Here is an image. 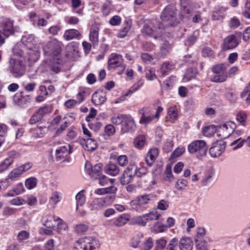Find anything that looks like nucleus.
Returning a JSON list of instances; mask_svg holds the SVG:
<instances>
[{
  "label": "nucleus",
  "mask_w": 250,
  "mask_h": 250,
  "mask_svg": "<svg viewBox=\"0 0 250 250\" xmlns=\"http://www.w3.org/2000/svg\"><path fill=\"white\" fill-rule=\"evenodd\" d=\"M161 19L162 26L164 28L176 26L179 21L177 18V10L175 6L169 5L163 11Z\"/></svg>",
  "instance_id": "1"
},
{
  "label": "nucleus",
  "mask_w": 250,
  "mask_h": 250,
  "mask_svg": "<svg viewBox=\"0 0 250 250\" xmlns=\"http://www.w3.org/2000/svg\"><path fill=\"white\" fill-rule=\"evenodd\" d=\"M7 70L13 77L18 78L24 74L25 66L22 61L10 58L8 62Z\"/></svg>",
  "instance_id": "2"
},
{
  "label": "nucleus",
  "mask_w": 250,
  "mask_h": 250,
  "mask_svg": "<svg viewBox=\"0 0 250 250\" xmlns=\"http://www.w3.org/2000/svg\"><path fill=\"white\" fill-rule=\"evenodd\" d=\"M98 242L92 237H85L78 240L73 250H96Z\"/></svg>",
  "instance_id": "3"
},
{
  "label": "nucleus",
  "mask_w": 250,
  "mask_h": 250,
  "mask_svg": "<svg viewBox=\"0 0 250 250\" xmlns=\"http://www.w3.org/2000/svg\"><path fill=\"white\" fill-rule=\"evenodd\" d=\"M208 146L203 140H197L190 144L188 150L190 153H196L197 157L205 156L207 152Z\"/></svg>",
  "instance_id": "4"
},
{
  "label": "nucleus",
  "mask_w": 250,
  "mask_h": 250,
  "mask_svg": "<svg viewBox=\"0 0 250 250\" xmlns=\"http://www.w3.org/2000/svg\"><path fill=\"white\" fill-rule=\"evenodd\" d=\"M61 42L54 39L47 43L43 47L45 54L48 56H58L62 51Z\"/></svg>",
  "instance_id": "5"
},
{
  "label": "nucleus",
  "mask_w": 250,
  "mask_h": 250,
  "mask_svg": "<svg viewBox=\"0 0 250 250\" xmlns=\"http://www.w3.org/2000/svg\"><path fill=\"white\" fill-rule=\"evenodd\" d=\"M165 29L162 26L161 24L158 23L157 26L153 28L148 25H145L143 29L142 33L144 35L151 36L155 39H158L162 37Z\"/></svg>",
  "instance_id": "6"
},
{
  "label": "nucleus",
  "mask_w": 250,
  "mask_h": 250,
  "mask_svg": "<svg viewBox=\"0 0 250 250\" xmlns=\"http://www.w3.org/2000/svg\"><path fill=\"white\" fill-rule=\"evenodd\" d=\"M236 127V124L232 121L227 122L220 125L218 130V132L219 133L218 135L223 139L227 138L233 132Z\"/></svg>",
  "instance_id": "7"
},
{
  "label": "nucleus",
  "mask_w": 250,
  "mask_h": 250,
  "mask_svg": "<svg viewBox=\"0 0 250 250\" xmlns=\"http://www.w3.org/2000/svg\"><path fill=\"white\" fill-rule=\"evenodd\" d=\"M226 142L222 140L217 141L212 143L209 149V153L212 157H217L221 155L226 147Z\"/></svg>",
  "instance_id": "8"
},
{
  "label": "nucleus",
  "mask_w": 250,
  "mask_h": 250,
  "mask_svg": "<svg viewBox=\"0 0 250 250\" xmlns=\"http://www.w3.org/2000/svg\"><path fill=\"white\" fill-rule=\"evenodd\" d=\"M102 164L99 163L92 167L90 162H86L85 165V168L92 178L97 179L100 177L102 174Z\"/></svg>",
  "instance_id": "9"
},
{
  "label": "nucleus",
  "mask_w": 250,
  "mask_h": 250,
  "mask_svg": "<svg viewBox=\"0 0 250 250\" xmlns=\"http://www.w3.org/2000/svg\"><path fill=\"white\" fill-rule=\"evenodd\" d=\"M139 114L141 115L139 123L141 124H147L150 123L154 118V115L151 113L149 107L145 106L138 111Z\"/></svg>",
  "instance_id": "10"
},
{
  "label": "nucleus",
  "mask_w": 250,
  "mask_h": 250,
  "mask_svg": "<svg viewBox=\"0 0 250 250\" xmlns=\"http://www.w3.org/2000/svg\"><path fill=\"white\" fill-rule=\"evenodd\" d=\"M123 64H124L123 60L121 55L112 53L110 55L108 60V69H114Z\"/></svg>",
  "instance_id": "11"
},
{
  "label": "nucleus",
  "mask_w": 250,
  "mask_h": 250,
  "mask_svg": "<svg viewBox=\"0 0 250 250\" xmlns=\"http://www.w3.org/2000/svg\"><path fill=\"white\" fill-rule=\"evenodd\" d=\"M135 127L136 125L133 118L129 115H126L121 126L122 132L123 133L132 132L135 130Z\"/></svg>",
  "instance_id": "12"
},
{
  "label": "nucleus",
  "mask_w": 250,
  "mask_h": 250,
  "mask_svg": "<svg viewBox=\"0 0 250 250\" xmlns=\"http://www.w3.org/2000/svg\"><path fill=\"white\" fill-rule=\"evenodd\" d=\"M238 44L236 37L233 35L226 37L224 41L223 49L227 50L236 47Z\"/></svg>",
  "instance_id": "13"
},
{
  "label": "nucleus",
  "mask_w": 250,
  "mask_h": 250,
  "mask_svg": "<svg viewBox=\"0 0 250 250\" xmlns=\"http://www.w3.org/2000/svg\"><path fill=\"white\" fill-rule=\"evenodd\" d=\"M105 93L103 91L95 92L92 96V102L96 105H101L106 100Z\"/></svg>",
  "instance_id": "14"
},
{
  "label": "nucleus",
  "mask_w": 250,
  "mask_h": 250,
  "mask_svg": "<svg viewBox=\"0 0 250 250\" xmlns=\"http://www.w3.org/2000/svg\"><path fill=\"white\" fill-rule=\"evenodd\" d=\"M2 28V33L5 37H8L14 32L13 22L9 20H6L3 22Z\"/></svg>",
  "instance_id": "15"
},
{
  "label": "nucleus",
  "mask_w": 250,
  "mask_h": 250,
  "mask_svg": "<svg viewBox=\"0 0 250 250\" xmlns=\"http://www.w3.org/2000/svg\"><path fill=\"white\" fill-rule=\"evenodd\" d=\"M89 39L93 46L97 45L99 42V27L95 24L91 27L89 33Z\"/></svg>",
  "instance_id": "16"
},
{
  "label": "nucleus",
  "mask_w": 250,
  "mask_h": 250,
  "mask_svg": "<svg viewBox=\"0 0 250 250\" xmlns=\"http://www.w3.org/2000/svg\"><path fill=\"white\" fill-rule=\"evenodd\" d=\"M29 96H22V95L15 94L13 97V101L15 104L21 107H24L30 102Z\"/></svg>",
  "instance_id": "17"
},
{
  "label": "nucleus",
  "mask_w": 250,
  "mask_h": 250,
  "mask_svg": "<svg viewBox=\"0 0 250 250\" xmlns=\"http://www.w3.org/2000/svg\"><path fill=\"white\" fill-rule=\"evenodd\" d=\"M158 155V151L156 148L150 149L147 153L145 160L148 166H151L155 161Z\"/></svg>",
  "instance_id": "18"
},
{
  "label": "nucleus",
  "mask_w": 250,
  "mask_h": 250,
  "mask_svg": "<svg viewBox=\"0 0 250 250\" xmlns=\"http://www.w3.org/2000/svg\"><path fill=\"white\" fill-rule=\"evenodd\" d=\"M69 146H62L56 149V155L57 160H61L70 153Z\"/></svg>",
  "instance_id": "19"
},
{
  "label": "nucleus",
  "mask_w": 250,
  "mask_h": 250,
  "mask_svg": "<svg viewBox=\"0 0 250 250\" xmlns=\"http://www.w3.org/2000/svg\"><path fill=\"white\" fill-rule=\"evenodd\" d=\"M179 248L180 250H192L193 249V242L189 238H182L179 242Z\"/></svg>",
  "instance_id": "20"
},
{
  "label": "nucleus",
  "mask_w": 250,
  "mask_h": 250,
  "mask_svg": "<svg viewBox=\"0 0 250 250\" xmlns=\"http://www.w3.org/2000/svg\"><path fill=\"white\" fill-rule=\"evenodd\" d=\"M172 45L168 41H165L162 44L159 54L161 57H164L172 50Z\"/></svg>",
  "instance_id": "21"
},
{
  "label": "nucleus",
  "mask_w": 250,
  "mask_h": 250,
  "mask_svg": "<svg viewBox=\"0 0 250 250\" xmlns=\"http://www.w3.org/2000/svg\"><path fill=\"white\" fill-rule=\"evenodd\" d=\"M105 172L110 175H117L119 172V168L118 166L113 163H109L104 167Z\"/></svg>",
  "instance_id": "22"
},
{
  "label": "nucleus",
  "mask_w": 250,
  "mask_h": 250,
  "mask_svg": "<svg viewBox=\"0 0 250 250\" xmlns=\"http://www.w3.org/2000/svg\"><path fill=\"white\" fill-rule=\"evenodd\" d=\"M106 206L105 201L103 198L95 199L90 204L91 210L101 209Z\"/></svg>",
  "instance_id": "23"
},
{
  "label": "nucleus",
  "mask_w": 250,
  "mask_h": 250,
  "mask_svg": "<svg viewBox=\"0 0 250 250\" xmlns=\"http://www.w3.org/2000/svg\"><path fill=\"white\" fill-rule=\"evenodd\" d=\"M226 10L227 8L224 7H218L213 12L212 19L213 20H220L223 19L225 16Z\"/></svg>",
  "instance_id": "24"
},
{
  "label": "nucleus",
  "mask_w": 250,
  "mask_h": 250,
  "mask_svg": "<svg viewBox=\"0 0 250 250\" xmlns=\"http://www.w3.org/2000/svg\"><path fill=\"white\" fill-rule=\"evenodd\" d=\"M81 36V34L76 29H69L66 30L64 35L63 38L67 41L72 40Z\"/></svg>",
  "instance_id": "25"
},
{
  "label": "nucleus",
  "mask_w": 250,
  "mask_h": 250,
  "mask_svg": "<svg viewBox=\"0 0 250 250\" xmlns=\"http://www.w3.org/2000/svg\"><path fill=\"white\" fill-rule=\"evenodd\" d=\"M244 142L246 143L248 146L250 147V136L248 137L247 140L242 139L241 138H238L232 142L230 146H233L236 145L233 147V150H236L242 147Z\"/></svg>",
  "instance_id": "26"
},
{
  "label": "nucleus",
  "mask_w": 250,
  "mask_h": 250,
  "mask_svg": "<svg viewBox=\"0 0 250 250\" xmlns=\"http://www.w3.org/2000/svg\"><path fill=\"white\" fill-rule=\"evenodd\" d=\"M117 188L114 186H110L107 188H98L95 190L94 193L98 195H103L106 193H115Z\"/></svg>",
  "instance_id": "27"
},
{
  "label": "nucleus",
  "mask_w": 250,
  "mask_h": 250,
  "mask_svg": "<svg viewBox=\"0 0 250 250\" xmlns=\"http://www.w3.org/2000/svg\"><path fill=\"white\" fill-rule=\"evenodd\" d=\"M227 65L224 63H220L213 66L212 67V71L213 73L227 74Z\"/></svg>",
  "instance_id": "28"
},
{
  "label": "nucleus",
  "mask_w": 250,
  "mask_h": 250,
  "mask_svg": "<svg viewBox=\"0 0 250 250\" xmlns=\"http://www.w3.org/2000/svg\"><path fill=\"white\" fill-rule=\"evenodd\" d=\"M227 78V74L214 73V75L210 78V80L215 83H222L225 81Z\"/></svg>",
  "instance_id": "29"
},
{
  "label": "nucleus",
  "mask_w": 250,
  "mask_h": 250,
  "mask_svg": "<svg viewBox=\"0 0 250 250\" xmlns=\"http://www.w3.org/2000/svg\"><path fill=\"white\" fill-rule=\"evenodd\" d=\"M173 68V65L168 62H165L161 67V73L163 76H166Z\"/></svg>",
  "instance_id": "30"
},
{
  "label": "nucleus",
  "mask_w": 250,
  "mask_h": 250,
  "mask_svg": "<svg viewBox=\"0 0 250 250\" xmlns=\"http://www.w3.org/2000/svg\"><path fill=\"white\" fill-rule=\"evenodd\" d=\"M97 147V143L95 140L91 138H88L85 142V149L87 151H93Z\"/></svg>",
  "instance_id": "31"
},
{
  "label": "nucleus",
  "mask_w": 250,
  "mask_h": 250,
  "mask_svg": "<svg viewBox=\"0 0 250 250\" xmlns=\"http://www.w3.org/2000/svg\"><path fill=\"white\" fill-rule=\"evenodd\" d=\"M126 116L125 114L115 115L111 118V122L114 125H122Z\"/></svg>",
  "instance_id": "32"
},
{
  "label": "nucleus",
  "mask_w": 250,
  "mask_h": 250,
  "mask_svg": "<svg viewBox=\"0 0 250 250\" xmlns=\"http://www.w3.org/2000/svg\"><path fill=\"white\" fill-rule=\"evenodd\" d=\"M135 176L126 173L124 172L122 177H121V183L123 185H127L130 183L133 179Z\"/></svg>",
  "instance_id": "33"
},
{
  "label": "nucleus",
  "mask_w": 250,
  "mask_h": 250,
  "mask_svg": "<svg viewBox=\"0 0 250 250\" xmlns=\"http://www.w3.org/2000/svg\"><path fill=\"white\" fill-rule=\"evenodd\" d=\"M84 190H81L79 192L76 196L77 201V208L78 209L79 206H83L85 201V197L83 194Z\"/></svg>",
  "instance_id": "34"
},
{
  "label": "nucleus",
  "mask_w": 250,
  "mask_h": 250,
  "mask_svg": "<svg viewBox=\"0 0 250 250\" xmlns=\"http://www.w3.org/2000/svg\"><path fill=\"white\" fill-rule=\"evenodd\" d=\"M216 131V128L214 125L206 126L203 129L204 135L207 137H210L213 135Z\"/></svg>",
  "instance_id": "35"
},
{
  "label": "nucleus",
  "mask_w": 250,
  "mask_h": 250,
  "mask_svg": "<svg viewBox=\"0 0 250 250\" xmlns=\"http://www.w3.org/2000/svg\"><path fill=\"white\" fill-rule=\"evenodd\" d=\"M132 221L133 224H137L142 226H145L146 223V219L144 215L133 218Z\"/></svg>",
  "instance_id": "36"
},
{
  "label": "nucleus",
  "mask_w": 250,
  "mask_h": 250,
  "mask_svg": "<svg viewBox=\"0 0 250 250\" xmlns=\"http://www.w3.org/2000/svg\"><path fill=\"white\" fill-rule=\"evenodd\" d=\"M53 219L55 222L58 221V227L57 228V230L59 233H62V230H65L66 225L65 224L63 223L61 218L58 217L53 216Z\"/></svg>",
  "instance_id": "37"
},
{
  "label": "nucleus",
  "mask_w": 250,
  "mask_h": 250,
  "mask_svg": "<svg viewBox=\"0 0 250 250\" xmlns=\"http://www.w3.org/2000/svg\"><path fill=\"white\" fill-rule=\"evenodd\" d=\"M143 85V83L141 82H138L135 83L128 90V91L123 96L121 97L122 100L125 98V96H127L139 89Z\"/></svg>",
  "instance_id": "38"
},
{
  "label": "nucleus",
  "mask_w": 250,
  "mask_h": 250,
  "mask_svg": "<svg viewBox=\"0 0 250 250\" xmlns=\"http://www.w3.org/2000/svg\"><path fill=\"white\" fill-rule=\"evenodd\" d=\"M167 241L164 238H161L156 241L155 250H164L166 248Z\"/></svg>",
  "instance_id": "39"
},
{
  "label": "nucleus",
  "mask_w": 250,
  "mask_h": 250,
  "mask_svg": "<svg viewBox=\"0 0 250 250\" xmlns=\"http://www.w3.org/2000/svg\"><path fill=\"white\" fill-rule=\"evenodd\" d=\"M151 197L152 196L150 195H141L138 197L136 201L139 203L140 205H142L144 207V205L148 203V201L150 200Z\"/></svg>",
  "instance_id": "40"
},
{
  "label": "nucleus",
  "mask_w": 250,
  "mask_h": 250,
  "mask_svg": "<svg viewBox=\"0 0 250 250\" xmlns=\"http://www.w3.org/2000/svg\"><path fill=\"white\" fill-rule=\"evenodd\" d=\"M247 118V114L243 111H240L236 114V120L243 126L245 125V121Z\"/></svg>",
  "instance_id": "41"
},
{
  "label": "nucleus",
  "mask_w": 250,
  "mask_h": 250,
  "mask_svg": "<svg viewBox=\"0 0 250 250\" xmlns=\"http://www.w3.org/2000/svg\"><path fill=\"white\" fill-rule=\"evenodd\" d=\"M127 220L125 214H122L114 221V225L117 227H120L125 225Z\"/></svg>",
  "instance_id": "42"
},
{
  "label": "nucleus",
  "mask_w": 250,
  "mask_h": 250,
  "mask_svg": "<svg viewBox=\"0 0 250 250\" xmlns=\"http://www.w3.org/2000/svg\"><path fill=\"white\" fill-rule=\"evenodd\" d=\"M145 141V137L144 136H139L135 139L134 141V144L136 147L140 148L144 146Z\"/></svg>",
  "instance_id": "43"
},
{
  "label": "nucleus",
  "mask_w": 250,
  "mask_h": 250,
  "mask_svg": "<svg viewBox=\"0 0 250 250\" xmlns=\"http://www.w3.org/2000/svg\"><path fill=\"white\" fill-rule=\"evenodd\" d=\"M37 181L36 178L31 177L26 180L25 185L28 189H32L36 186Z\"/></svg>",
  "instance_id": "44"
},
{
  "label": "nucleus",
  "mask_w": 250,
  "mask_h": 250,
  "mask_svg": "<svg viewBox=\"0 0 250 250\" xmlns=\"http://www.w3.org/2000/svg\"><path fill=\"white\" fill-rule=\"evenodd\" d=\"M206 234L205 229L203 228H198L197 230V234L195 236V241L204 240L203 237Z\"/></svg>",
  "instance_id": "45"
},
{
  "label": "nucleus",
  "mask_w": 250,
  "mask_h": 250,
  "mask_svg": "<svg viewBox=\"0 0 250 250\" xmlns=\"http://www.w3.org/2000/svg\"><path fill=\"white\" fill-rule=\"evenodd\" d=\"M144 216L145 217L146 221L149 220L153 221L157 220L160 217V214L158 213L157 211H155L144 214Z\"/></svg>",
  "instance_id": "46"
},
{
  "label": "nucleus",
  "mask_w": 250,
  "mask_h": 250,
  "mask_svg": "<svg viewBox=\"0 0 250 250\" xmlns=\"http://www.w3.org/2000/svg\"><path fill=\"white\" fill-rule=\"evenodd\" d=\"M197 250H208V245L205 240L195 241Z\"/></svg>",
  "instance_id": "47"
},
{
  "label": "nucleus",
  "mask_w": 250,
  "mask_h": 250,
  "mask_svg": "<svg viewBox=\"0 0 250 250\" xmlns=\"http://www.w3.org/2000/svg\"><path fill=\"white\" fill-rule=\"evenodd\" d=\"M143 237L142 235H136L134 236L131 242V246L134 248H136L138 247L139 245L141 243V239Z\"/></svg>",
  "instance_id": "48"
},
{
  "label": "nucleus",
  "mask_w": 250,
  "mask_h": 250,
  "mask_svg": "<svg viewBox=\"0 0 250 250\" xmlns=\"http://www.w3.org/2000/svg\"><path fill=\"white\" fill-rule=\"evenodd\" d=\"M52 111V108L49 106H44L41 107L37 113L42 118L43 116L46 114L49 113Z\"/></svg>",
  "instance_id": "49"
},
{
  "label": "nucleus",
  "mask_w": 250,
  "mask_h": 250,
  "mask_svg": "<svg viewBox=\"0 0 250 250\" xmlns=\"http://www.w3.org/2000/svg\"><path fill=\"white\" fill-rule=\"evenodd\" d=\"M130 23L129 22H126V25L119 32L118 34V37L119 38H124L125 37L128 31L130 29Z\"/></svg>",
  "instance_id": "50"
},
{
  "label": "nucleus",
  "mask_w": 250,
  "mask_h": 250,
  "mask_svg": "<svg viewBox=\"0 0 250 250\" xmlns=\"http://www.w3.org/2000/svg\"><path fill=\"white\" fill-rule=\"evenodd\" d=\"M164 179L166 181H171L174 179L171 167L167 166L164 172Z\"/></svg>",
  "instance_id": "51"
},
{
  "label": "nucleus",
  "mask_w": 250,
  "mask_h": 250,
  "mask_svg": "<svg viewBox=\"0 0 250 250\" xmlns=\"http://www.w3.org/2000/svg\"><path fill=\"white\" fill-rule=\"evenodd\" d=\"M48 66L50 71L54 72L55 73H58L60 71L59 63L56 62L54 61H50L48 64Z\"/></svg>",
  "instance_id": "52"
},
{
  "label": "nucleus",
  "mask_w": 250,
  "mask_h": 250,
  "mask_svg": "<svg viewBox=\"0 0 250 250\" xmlns=\"http://www.w3.org/2000/svg\"><path fill=\"white\" fill-rule=\"evenodd\" d=\"M178 244H179V242L178 239L174 238L169 241L166 249L167 250H175V248Z\"/></svg>",
  "instance_id": "53"
},
{
  "label": "nucleus",
  "mask_w": 250,
  "mask_h": 250,
  "mask_svg": "<svg viewBox=\"0 0 250 250\" xmlns=\"http://www.w3.org/2000/svg\"><path fill=\"white\" fill-rule=\"evenodd\" d=\"M23 172L22 170L20 168V167L17 168L13 169L8 175V177L10 179H13L16 177H19L20 175H21Z\"/></svg>",
  "instance_id": "54"
},
{
  "label": "nucleus",
  "mask_w": 250,
  "mask_h": 250,
  "mask_svg": "<svg viewBox=\"0 0 250 250\" xmlns=\"http://www.w3.org/2000/svg\"><path fill=\"white\" fill-rule=\"evenodd\" d=\"M32 137L34 138H40L43 136L42 129L41 127H37L32 130Z\"/></svg>",
  "instance_id": "55"
},
{
  "label": "nucleus",
  "mask_w": 250,
  "mask_h": 250,
  "mask_svg": "<svg viewBox=\"0 0 250 250\" xmlns=\"http://www.w3.org/2000/svg\"><path fill=\"white\" fill-rule=\"evenodd\" d=\"M153 245V239L151 237H149L144 242L143 244V250H150Z\"/></svg>",
  "instance_id": "56"
},
{
  "label": "nucleus",
  "mask_w": 250,
  "mask_h": 250,
  "mask_svg": "<svg viewBox=\"0 0 250 250\" xmlns=\"http://www.w3.org/2000/svg\"><path fill=\"white\" fill-rule=\"evenodd\" d=\"M243 15L245 18L250 19V0L246 2Z\"/></svg>",
  "instance_id": "57"
},
{
  "label": "nucleus",
  "mask_w": 250,
  "mask_h": 250,
  "mask_svg": "<svg viewBox=\"0 0 250 250\" xmlns=\"http://www.w3.org/2000/svg\"><path fill=\"white\" fill-rule=\"evenodd\" d=\"M89 128L95 132L98 131L102 127V124L98 121H94L88 124Z\"/></svg>",
  "instance_id": "58"
},
{
  "label": "nucleus",
  "mask_w": 250,
  "mask_h": 250,
  "mask_svg": "<svg viewBox=\"0 0 250 250\" xmlns=\"http://www.w3.org/2000/svg\"><path fill=\"white\" fill-rule=\"evenodd\" d=\"M87 225L81 224L76 226L75 230L77 233H82L85 232L87 229Z\"/></svg>",
  "instance_id": "59"
},
{
  "label": "nucleus",
  "mask_w": 250,
  "mask_h": 250,
  "mask_svg": "<svg viewBox=\"0 0 250 250\" xmlns=\"http://www.w3.org/2000/svg\"><path fill=\"white\" fill-rule=\"evenodd\" d=\"M9 203L12 205L20 206L25 203V201L20 197H17L10 200Z\"/></svg>",
  "instance_id": "60"
},
{
  "label": "nucleus",
  "mask_w": 250,
  "mask_h": 250,
  "mask_svg": "<svg viewBox=\"0 0 250 250\" xmlns=\"http://www.w3.org/2000/svg\"><path fill=\"white\" fill-rule=\"evenodd\" d=\"M167 113L172 122L176 120L177 118V113L173 107L169 108Z\"/></svg>",
  "instance_id": "61"
},
{
  "label": "nucleus",
  "mask_w": 250,
  "mask_h": 250,
  "mask_svg": "<svg viewBox=\"0 0 250 250\" xmlns=\"http://www.w3.org/2000/svg\"><path fill=\"white\" fill-rule=\"evenodd\" d=\"M60 201V197L58 192H54L50 198L51 204L55 205Z\"/></svg>",
  "instance_id": "62"
},
{
  "label": "nucleus",
  "mask_w": 250,
  "mask_h": 250,
  "mask_svg": "<svg viewBox=\"0 0 250 250\" xmlns=\"http://www.w3.org/2000/svg\"><path fill=\"white\" fill-rule=\"evenodd\" d=\"M146 78L148 80H153L156 78V75L155 74L154 70L152 69L147 70L146 73Z\"/></svg>",
  "instance_id": "63"
},
{
  "label": "nucleus",
  "mask_w": 250,
  "mask_h": 250,
  "mask_svg": "<svg viewBox=\"0 0 250 250\" xmlns=\"http://www.w3.org/2000/svg\"><path fill=\"white\" fill-rule=\"evenodd\" d=\"M136 169L137 167L135 165H129L127 167L124 171L125 172H126V173L133 175L135 176L136 174Z\"/></svg>",
  "instance_id": "64"
}]
</instances>
